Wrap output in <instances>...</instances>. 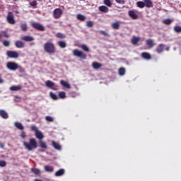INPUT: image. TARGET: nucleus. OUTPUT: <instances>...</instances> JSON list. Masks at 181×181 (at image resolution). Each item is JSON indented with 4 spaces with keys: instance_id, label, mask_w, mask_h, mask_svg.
Masks as SVG:
<instances>
[{
    "instance_id": "obj_1",
    "label": "nucleus",
    "mask_w": 181,
    "mask_h": 181,
    "mask_svg": "<svg viewBox=\"0 0 181 181\" xmlns=\"http://www.w3.org/2000/svg\"><path fill=\"white\" fill-rule=\"evenodd\" d=\"M23 146L28 151H33L37 148V142L35 139H30L29 142L23 141Z\"/></svg>"
},
{
    "instance_id": "obj_2",
    "label": "nucleus",
    "mask_w": 181,
    "mask_h": 181,
    "mask_svg": "<svg viewBox=\"0 0 181 181\" xmlns=\"http://www.w3.org/2000/svg\"><path fill=\"white\" fill-rule=\"evenodd\" d=\"M44 50L49 54L56 53V46L53 42H47L44 45Z\"/></svg>"
},
{
    "instance_id": "obj_3",
    "label": "nucleus",
    "mask_w": 181,
    "mask_h": 181,
    "mask_svg": "<svg viewBox=\"0 0 181 181\" xmlns=\"http://www.w3.org/2000/svg\"><path fill=\"white\" fill-rule=\"evenodd\" d=\"M73 55L75 56V57H79V59H82V60H86V59H87V55L82 51H80L77 49L73 50Z\"/></svg>"
},
{
    "instance_id": "obj_4",
    "label": "nucleus",
    "mask_w": 181,
    "mask_h": 181,
    "mask_svg": "<svg viewBox=\"0 0 181 181\" xmlns=\"http://www.w3.org/2000/svg\"><path fill=\"white\" fill-rule=\"evenodd\" d=\"M18 63L13 62H8L6 63V67L8 70H11V71H16L18 70Z\"/></svg>"
},
{
    "instance_id": "obj_5",
    "label": "nucleus",
    "mask_w": 181,
    "mask_h": 181,
    "mask_svg": "<svg viewBox=\"0 0 181 181\" xmlns=\"http://www.w3.org/2000/svg\"><path fill=\"white\" fill-rule=\"evenodd\" d=\"M6 21L10 25H15L16 21H15V16H13V13L12 11H8L6 17Z\"/></svg>"
},
{
    "instance_id": "obj_6",
    "label": "nucleus",
    "mask_w": 181,
    "mask_h": 181,
    "mask_svg": "<svg viewBox=\"0 0 181 181\" xmlns=\"http://www.w3.org/2000/svg\"><path fill=\"white\" fill-rule=\"evenodd\" d=\"M31 26L40 32H45V26L39 23L32 22Z\"/></svg>"
},
{
    "instance_id": "obj_7",
    "label": "nucleus",
    "mask_w": 181,
    "mask_h": 181,
    "mask_svg": "<svg viewBox=\"0 0 181 181\" xmlns=\"http://www.w3.org/2000/svg\"><path fill=\"white\" fill-rule=\"evenodd\" d=\"M62 15H63V10H62V8H58L53 11V16L54 19H60Z\"/></svg>"
},
{
    "instance_id": "obj_8",
    "label": "nucleus",
    "mask_w": 181,
    "mask_h": 181,
    "mask_svg": "<svg viewBox=\"0 0 181 181\" xmlns=\"http://www.w3.org/2000/svg\"><path fill=\"white\" fill-rule=\"evenodd\" d=\"M6 56L9 59H18L19 57V53L16 51H7Z\"/></svg>"
},
{
    "instance_id": "obj_9",
    "label": "nucleus",
    "mask_w": 181,
    "mask_h": 181,
    "mask_svg": "<svg viewBox=\"0 0 181 181\" xmlns=\"http://www.w3.org/2000/svg\"><path fill=\"white\" fill-rule=\"evenodd\" d=\"M45 86L49 88H52V90H54L55 91L57 90V85H56V83L52 81H47L45 82Z\"/></svg>"
},
{
    "instance_id": "obj_10",
    "label": "nucleus",
    "mask_w": 181,
    "mask_h": 181,
    "mask_svg": "<svg viewBox=\"0 0 181 181\" xmlns=\"http://www.w3.org/2000/svg\"><path fill=\"white\" fill-rule=\"evenodd\" d=\"M128 15L130 18H132V19L134 20H136L139 18L138 13H136V11L134 10H129L128 11Z\"/></svg>"
},
{
    "instance_id": "obj_11",
    "label": "nucleus",
    "mask_w": 181,
    "mask_h": 181,
    "mask_svg": "<svg viewBox=\"0 0 181 181\" xmlns=\"http://www.w3.org/2000/svg\"><path fill=\"white\" fill-rule=\"evenodd\" d=\"M165 44H160L157 46L156 49V53L160 54V53H163V50H165Z\"/></svg>"
},
{
    "instance_id": "obj_12",
    "label": "nucleus",
    "mask_w": 181,
    "mask_h": 181,
    "mask_svg": "<svg viewBox=\"0 0 181 181\" xmlns=\"http://www.w3.org/2000/svg\"><path fill=\"white\" fill-rule=\"evenodd\" d=\"M15 46L17 47V49H23L25 47V42L21 40H17L15 42Z\"/></svg>"
},
{
    "instance_id": "obj_13",
    "label": "nucleus",
    "mask_w": 181,
    "mask_h": 181,
    "mask_svg": "<svg viewBox=\"0 0 181 181\" xmlns=\"http://www.w3.org/2000/svg\"><path fill=\"white\" fill-rule=\"evenodd\" d=\"M21 40H23L24 42H33L35 37L30 35H24L21 37Z\"/></svg>"
},
{
    "instance_id": "obj_14",
    "label": "nucleus",
    "mask_w": 181,
    "mask_h": 181,
    "mask_svg": "<svg viewBox=\"0 0 181 181\" xmlns=\"http://www.w3.org/2000/svg\"><path fill=\"white\" fill-rule=\"evenodd\" d=\"M0 117L4 119H8L9 118V115L4 110H0Z\"/></svg>"
},
{
    "instance_id": "obj_15",
    "label": "nucleus",
    "mask_w": 181,
    "mask_h": 181,
    "mask_svg": "<svg viewBox=\"0 0 181 181\" xmlns=\"http://www.w3.org/2000/svg\"><path fill=\"white\" fill-rule=\"evenodd\" d=\"M144 6L146 8H152L153 7V2L151 0H144Z\"/></svg>"
},
{
    "instance_id": "obj_16",
    "label": "nucleus",
    "mask_w": 181,
    "mask_h": 181,
    "mask_svg": "<svg viewBox=\"0 0 181 181\" xmlns=\"http://www.w3.org/2000/svg\"><path fill=\"white\" fill-rule=\"evenodd\" d=\"M141 57L143 59H145V60H151V59H152V57L151 56V54H149L148 52L141 53Z\"/></svg>"
},
{
    "instance_id": "obj_17",
    "label": "nucleus",
    "mask_w": 181,
    "mask_h": 181,
    "mask_svg": "<svg viewBox=\"0 0 181 181\" xmlns=\"http://www.w3.org/2000/svg\"><path fill=\"white\" fill-rule=\"evenodd\" d=\"M52 145L54 149H57V151H62V146L59 144V143L55 142L54 141H52Z\"/></svg>"
},
{
    "instance_id": "obj_18",
    "label": "nucleus",
    "mask_w": 181,
    "mask_h": 181,
    "mask_svg": "<svg viewBox=\"0 0 181 181\" xmlns=\"http://www.w3.org/2000/svg\"><path fill=\"white\" fill-rule=\"evenodd\" d=\"M92 67H93L95 70H98V69H100V67H103V64L97 62H93L92 63Z\"/></svg>"
},
{
    "instance_id": "obj_19",
    "label": "nucleus",
    "mask_w": 181,
    "mask_h": 181,
    "mask_svg": "<svg viewBox=\"0 0 181 181\" xmlns=\"http://www.w3.org/2000/svg\"><path fill=\"white\" fill-rule=\"evenodd\" d=\"M14 125H15L16 128H17L18 129H20L21 131H23V129H25L23 124H22V123H21L19 122H15Z\"/></svg>"
},
{
    "instance_id": "obj_20",
    "label": "nucleus",
    "mask_w": 181,
    "mask_h": 181,
    "mask_svg": "<svg viewBox=\"0 0 181 181\" xmlns=\"http://www.w3.org/2000/svg\"><path fill=\"white\" fill-rule=\"evenodd\" d=\"M35 136L40 141H42V139H43V138H45L43 133H42V132H40V131H38L35 133Z\"/></svg>"
},
{
    "instance_id": "obj_21",
    "label": "nucleus",
    "mask_w": 181,
    "mask_h": 181,
    "mask_svg": "<svg viewBox=\"0 0 181 181\" xmlns=\"http://www.w3.org/2000/svg\"><path fill=\"white\" fill-rule=\"evenodd\" d=\"M11 91H19L22 90V86H13L10 87Z\"/></svg>"
},
{
    "instance_id": "obj_22",
    "label": "nucleus",
    "mask_w": 181,
    "mask_h": 181,
    "mask_svg": "<svg viewBox=\"0 0 181 181\" xmlns=\"http://www.w3.org/2000/svg\"><path fill=\"white\" fill-rule=\"evenodd\" d=\"M146 45L148 46V47L152 48L153 46H155V42H153L152 39H148L146 40Z\"/></svg>"
},
{
    "instance_id": "obj_23",
    "label": "nucleus",
    "mask_w": 181,
    "mask_h": 181,
    "mask_svg": "<svg viewBox=\"0 0 181 181\" xmlns=\"http://www.w3.org/2000/svg\"><path fill=\"white\" fill-rule=\"evenodd\" d=\"M57 45L61 47V49H65V47H67V43L65 42V41H59Z\"/></svg>"
},
{
    "instance_id": "obj_24",
    "label": "nucleus",
    "mask_w": 181,
    "mask_h": 181,
    "mask_svg": "<svg viewBox=\"0 0 181 181\" xmlns=\"http://www.w3.org/2000/svg\"><path fill=\"white\" fill-rule=\"evenodd\" d=\"M60 84H62L63 87H65L66 88H71V86L69 85V83L64 80H61Z\"/></svg>"
},
{
    "instance_id": "obj_25",
    "label": "nucleus",
    "mask_w": 181,
    "mask_h": 181,
    "mask_svg": "<svg viewBox=\"0 0 181 181\" xmlns=\"http://www.w3.org/2000/svg\"><path fill=\"white\" fill-rule=\"evenodd\" d=\"M99 11H100V12H103L104 13H107L109 9L108 7L105 6H100L99 7Z\"/></svg>"
},
{
    "instance_id": "obj_26",
    "label": "nucleus",
    "mask_w": 181,
    "mask_h": 181,
    "mask_svg": "<svg viewBox=\"0 0 181 181\" xmlns=\"http://www.w3.org/2000/svg\"><path fill=\"white\" fill-rule=\"evenodd\" d=\"M40 146L42 148V149H47V145L46 144V142L40 140L39 141Z\"/></svg>"
},
{
    "instance_id": "obj_27",
    "label": "nucleus",
    "mask_w": 181,
    "mask_h": 181,
    "mask_svg": "<svg viewBox=\"0 0 181 181\" xmlns=\"http://www.w3.org/2000/svg\"><path fill=\"white\" fill-rule=\"evenodd\" d=\"M76 18L78 21H81V22H83V21H86V16H83L82 14H77Z\"/></svg>"
},
{
    "instance_id": "obj_28",
    "label": "nucleus",
    "mask_w": 181,
    "mask_h": 181,
    "mask_svg": "<svg viewBox=\"0 0 181 181\" xmlns=\"http://www.w3.org/2000/svg\"><path fill=\"white\" fill-rule=\"evenodd\" d=\"M64 175V170L60 169L55 173V176H63Z\"/></svg>"
},
{
    "instance_id": "obj_29",
    "label": "nucleus",
    "mask_w": 181,
    "mask_h": 181,
    "mask_svg": "<svg viewBox=\"0 0 181 181\" xmlns=\"http://www.w3.org/2000/svg\"><path fill=\"white\" fill-rule=\"evenodd\" d=\"M112 28L115 30L119 29V23H118V22L112 23Z\"/></svg>"
},
{
    "instance_id": "obj_30",
    "label": "nucleus",
    "mask_w": 181,
    "mask_h": 181,
    "mask_svg": "<svg viewBox=\"0 0 181 181\" xmlns=\"http://www.w3.org/2000/svg\"><path fill=\"white\" fill-rule=\"evenodd\" d=\"M118 73L119 76H124L125 75V68L121 67L118 70Z\"/></svg>"
},
{
    "instance_id": "obj_31",
    "label": "nucleus",
    "mask_w": 181,
    "mask_h": 181,
    "mask_svg": "<svg viewBox=\"0 0 181 181\" xmlns=\"http://www.w3.org/2000/svg\"><path fill=\"white\" fill-rule=\"evenodd\" d=\"M56 37H58V39H65L66 35H64L62 33H57L56 34Z\"/></svg>"
},
{
    "instance_id": "obj_32",
    "label": "nucleus",
    "mask_w": 181,
    "mask_h": 181,
    "mask_svg": "<svg viewBox=\"0 0 181 181\" xmlns=\"http://www.w3.org/2000/svg\"><path fill=\"white\" fill-rule=\"evenodd\" d=\"M45 172H53L54 168H53L52 166L45 165Z\"/></svg>"
},
{
    "instance_id": "obj_33",
    "label": "nucleus",
    "mask_w": 181,
    "mask_h": 181,
    "mask_svg": "<svg viewBox=\"0 0 181 181\" xmlns=\"http://www.w3.org/2000/svg\"><path fill=\"white\" fill-rule=\"evenodd\" d=\"M136 5L138 8H145V2L144 1H137Z\"/></svg>"
},
{
    "instance_id": "obj_34",
    "label": "nucleus",
    "mask_w": 181,
    "mask_h": 181,
    "mask_svg": "<svg viewBox=\"0 0 181 181\" xmlns=\"http://www.w3.org/2000/svg\"><path fill=\"white\" fill-rule=\"evenodd\" d=\"M20 28L23 32H26V30H28V25H26V23L21 24Z\"/></svg>"
},
{
    "instance_id": "obj_35",
    "label": "nucleus",
    "mask_w": 181,
    "mask_h": 181,
    "mask_svg": "<svg viewBox=\"0 0 181 181\" xmlns=\"http://www.w3.org/2000/svg\"><path fill=\"white\" fill-rule=\"evenodd\" d=\"M138 42H139V37H134L132 39V45H136L138 43Z\"/></svg>"
},
{
    "instance_id": "obj_36",
    "label": "nucleus",
    "mask_w": 181,
    "mask_h": 181,
    "mask_svg": "<svg viewBox=\"0 0 181 181\" xmlns=\"http://www.w3.org/2000/svg\"><path fill=\"white\" fill-rule=\"evenodd\" d=\"M164 25H170L172 23V20L170 18H166L163 21Z\"/></svg>"
},
{
    "instance_id": "obj_37",
    "label": "nucleus",
    "mask_w": 181,
    "mask_h": 181,
    "mask_svg": "<svg viewBox=\"0 0 181 181\" xmlns=\"http://www.w3.org/2000/svg\"><path fill=\"white\" fill-rule=\"evenodd\" d=\"M17 70H18L19 73H21V74H23L25 71V68H23L19 65H18V66H17Z\"/></svg>"
},
{
    "instance_id": "obj_38",
    "label": "nucleus",
    "mask_w": 181,
    "mask_h": 181,
    "mask_svg": "<svg viewBox=\"0 0 181 181\" xmlns=\"http://www.w3.org/2000/svg\"><path fill=\"white\" fill-rule=\"evenodd\" d=\"M49 95H50L51 98H52V100H59V97L57 96L56 94L53 93V92H50Z\"/></svg>"
},
{
    "instance_id": "obj_39",
    "label": "nucleus",
    "mask_w": 181,
    "mask_h": 181,
    "mask_svg": "<svg viewBox=\"0 0 181 181\" xmlns=\"http://www.w3.org/2000/svg\"><path fill=\"white\" fill-rule=\"evenodd\" d=\"M174 30L176 33H181V27L179 25H176L174 27Z\"/></svg>"
},
{
    "instance_id": "obj_40",
    "label": "nucleus",
    "mask_w": 181,
    "mask_h": 181,
    "mask_svg": "<svg viewBox=\"0 0 181 181\" xmlns=\"http://www.w3.org/2000/svg\"><path fill=\"white\" fill-rule=\"evenodd\" d=\"M59 98H66V92L64 91H61L59 93Z\"/></svg>"
},
{
    "instance_id": "obj_41",
    "label": "nucleus",
    "mask_w": 181,
    "mask_h": 181,
    "mask_svg": "<svg viewBox=\"0 0 181 181\" xmlns=\"http://www.w3.org/2000/svg\"><path fill=\"white\" fill-rule=\"evenodd\" d=\"M104 4L109 7H111L112 6V3H111L110 0H104Z\"/></svg>"
},
{
    "instance_id": "obj_42",
    "label": "nucleus",
    "mask_w": 181,
    "mask_h": 181,
    "mask_svg": "<svg viewBox=\"0 0 181 181\" xmlns=\"http://www.w3.org/2000/svg\"><path fill=\"white\" fill-rule=\"evenodd\" d=\"M81 47L84 50V52H90V49L86 45H81Z\"/></svg>"
},
{
    "instance_id": "obj_43",
    "label": "nucleus",
    "mask_w": 181,
    "mask_h": 181,
    "mask_svg": "<svg viewBox=\"0 0 181 181\" xmlns=\"http://www.w3.org/2000/svg\"><path fill=\"white\" fill-rule=\"evenodd\" d=\"M86 26H88V28H93L94 26V23L93 21H87Z\"/></svg>"
},
{
    "instance_id": "obj_44",
    "label": "nucleus",
    "mask_w": 181,
    "mask_h": 181,
    "mask_svg": "<svg viewBox=\"0 0 181 181\" xmlns=\"http://www.w3.org/2000/svg\"><path fill=\"white\" fill-rule=\"evenodd\" d=\"M45 119L48 122H53V121H54V119H53V117H52L50 116H46Z\"/></svg>"
},
{
    "instance_id": "obj_45",
    "label": "nucleus",
    "mask_w": 181,
    "mask_h": 181,
    "mask_svg": "<svg viewBox=\"0 0 181 181\" xmlns=\"http://www.w3.org/2000/svg\"><path fill=\"white\" fill-rule=\"evenodd\" d=\"M3 45L6 47H8V46H10V45H11V42L8 40H4V41H3Z\"/></svg>"
},
{
    "instance_id": "obj_46",
    "label": "nucleus",
    "mask_w": 181,
    "mask_h": 181,
    "mask_svg": "<svg viewBox=\"0 0 181 181\" xmlns=\"http://www.w3.org/2000/svg\"><path fill=\"white\" fill-rule=\"evenodd\" d=\"M100 34L103 35V36L110 37V34H108L107 32H105L104 30H100Z\"/></svg>"
},
{
    "instance_id": "obj_47",
    "label": "nucleus",
    "mask_w": 181,
    "mask_h": 181,
    "mask_svg": "<svg viewBox=\"0 0 181 181\" xmlns=\"http://www.w3.org/2000/svg\"><path fill=\"white\" fill-rule=\"evenodd\" d=\"M0 166L1 168H5V166H6V161L0 160Z\"/></svg>"
},
{
    "instance_id": "obj_48",
    "label": "nucleus",
    "mask_w": 181,
    "mask_h": 181,
    "mask_svg": "<svg viewBox=\"0 0 181 181\" xmlns=\"http://www.w3.org/2000/svg\"><path fill=\"white\" fill-rule=\"evenodd\" d=\"M33 173H35V175H39V173H40V170L37 169V168H34L32 169Z\"/></svg>"
},
{
    "instance_id": "obj_49",
    "label": "nucleus",
    "mask_w": 181,
    "mask_h": 181,
    "mask_svg": "<svg viewBox=\"0 0 181 181\" xmlns=\"http://www.w3.org/2000/svg\"><path fill=\"white\" fill-rule=\"evenodd\" d=\"M115 1L117 2V4H120L122 5H124L125 4L124 0H115Z\"/></svg>"
},
{
    "instance_id": "obj_50",
    "label": "nucleus",
    "mask_w": 181,
    "mask_h": 181,
    "mask_svg": "<svg viewBox=\"0 0 181 181\" xmlns=\"http://www.w3.org/2000/svg\"><path fill=\"white\" fill-rule=\"evenodd\" d=\"M31 130L35 131V134L39 130L37 129V127L36 126H31Z\"/></svg>"
},
{
    "instance_id": "obj_51",
    "label": "nucleus",
    "mask_w": 181,
    "mask_h": 181,
    "mask_svg": "<svg viewBox=\"0 0 181 181\" xmlns=\"http://www.w3.org/2000/svg\"><path fill=\"white\" fill-rule=\"evenodd\" d=\"M3 36L4 37H9V35L6 33L5 31H3Z\"/></svg>"
},
{
    "instance_id": "obj_52",
    "label": "nucleus",
    "mask_w": 181,
    "mask_h": 181,
    "mask_svg": "<svg viewBox=\"0 0 181 181\" xmlns=\"http://www.w3.org/2000/svg\"><path fill=\"white\" fill-rule=\"evenodd\" d=\"M21 138H23V139H25V138H26V134H25L24 132H23L21 134Z\"/></svg>"
},
{
    "instance_id": "obj_53",
    "label": "nucleus",
    "mask_w": 181,
    "mask_h": 181,
    "mask_svg": "<svg viewBox=\"0 0 181 181\" xmlns=\"http://www.w3.org/2000/svg\"><path fill=\"white\" fill-rule=\"evenodd\" d=\"M32 6H36V1H33L30 4Z\"/></svg>"
},
{
    "instance_id": "obj_54",
    "label": "nucleus",
    "mask_w": 181,
    "mask_h": 181,
    "mask_svg": "<svg viewBox=\"0 0 181 181\" xmlns=\"http://www.w3.org/2000/svg\"><path fill=\"white\" fill-rule=\"evenodd\" d=\"M5 147V145L2 143L0 144V148H1L2 149H4V148Z\"/></svg>"
},
{
    "instance_id": "obj_55",
    "label": "nucleus",
    "mask_w": 181,
    "mask_h": 181,
    "mask_svg": "<svg viewBox=\"0 0 181 181\" xmlns=\"http://www.w3.org/2000/svg\"><path fill=\"white\" fill-rule=\"evenodd\" d=\"M2 83H4V79L0 78V84H2Z\"/></svg>"
},
{
    "instance_id": "obj_56",
    "label": "nucleus",
    "mask_w": 181,
    "mask_h": 181,
    "mask_svg": "<svg viewBox=\"0 0 181 181\" xmlns=\"http://www.w3.org/2000/svg\"><path fill=\"white\" fill-rule=\"evenodd\" d=\"M1 36H4V31H1V32L0 33V37H1Z\"/></svg>"
},
{
    "instance_id": "obj_57",
    "label": "nucleus",
    "mask_w": 181,
    "mask_h": 181,
    "mask_svg": "<svg viewBox=\"0 0 181 181\" xmlns=\"http://www.w3.org/2000/svg\"><path fill=\"white\" fill-rule=\"evenodd\" d=\"M169 49H170V47H167L165 48V50H166L167 52H169Z\"/></svg>"
},
{
    "instance_id": "obj_58",
    "label": "nucleus",
    "mask_w": 181,
    "mask_h": 181,
    "mask_svg": "<svg viewBox=\"0 0 181 181\" xmlns=\"http://www.w3.org/2000/svg\"><path fill=\"white\" fill-rule=\"evenodd\" d=\"M31 45H35V43H31Z\"/></svg>"
},
{
    "instance_id": "obj_59",
    "label": "nucleus",
    "mask_w": 181,
    "mask_h": 181,
    "mask_svg": "<svg viewBox=\"0 0 181 181\" xmlns=\"http://www.w3.org/2000/svg\"><path fill=\"white\" fill-rule=\"evenodd\" d=\"M79 1H86V0H79Z\"/></svg>"
}]
</instances>
